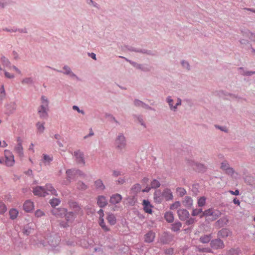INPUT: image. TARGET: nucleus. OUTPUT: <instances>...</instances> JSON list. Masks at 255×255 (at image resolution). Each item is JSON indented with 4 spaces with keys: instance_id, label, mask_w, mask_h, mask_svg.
<instances>
[{
    "instance_id": "obj_1",
    "label": "nucleus",
    "mask_w": 255,
    "mask_h": 255,
    "mask_svg": "<svg viewBox=\"0 0 255 255\" xmlns=\"http://www.w3.org/2000/svg\"><path fill=\"white\" fill-rule=\"evenodd\" d=\"M115 147L120 154H123L127 146V140L124 134L119 133L115 140Z\"/></svg>"
},
{
    "instance_id": "obj_2",
    "label": "nucleus",
    "mask_w": 255,
    "mask_h": 255,
    "mask_svg": "<svg viewBox=\"0 0 255 255\" xmlns=\"http://www.w3.org/2000/svg\"><path fill=\"white\" fill-rule=\"evenodd\" d=\"M121 49L122 51L125 52L126 51V50H128L129 51L140 53L152 56H156L158 55V52L156 51L150 50L145 49L136 48L132 46H128V45H124V46H122Z\"/></svg>"
},
{
    "instance_id": "obj_3",
    "label": "nucleus",
    "mask_w": 255,
    "mask_h": 255,
    "mask_svg": "<svg viewBox=\"0 0 255 255\" xmlns=\"http://www.w3.org/2000/svg\"><path fill=\"white\" fill-rule=\"evenodd\" d=\"M186 163L188 166L192 167L196 172L204 173L207 169V167L205 164L196 162L191 159H187Z\"/></svg>"
},
{
    "instance_id": "obj_4",
    "label": "nucleus",
    "mask_w": 255,
    "mask_h": 255,
    "mask_svg": "<svg viewBox=\"0 0 255 255\" xmlns=\"http://www.w3.org/2000/svg\"><path fill=\"white\" fill-rule=\"evenodd\" d=\"M41 105L38 110V113L40 117L45 118L47 116V111L48 110V101L45 96L41 97Z\"/></svg>"
},
{
    "instance_id": "obj_5",
    "label": "nucleus",
    "mask_w": 255,
    "mask_h": 255,
    "mask_svg": "<svg viewBox=\"0 0 255 255\" xmlns=\"http://www.w3.org/2000/svg\"><path fill=\"white\" fill-rule=\"evenodd\" d=\"M66 218V222H61L60 226L63 228L69 227L74 220L76 216L72 212H66L64 215Z\"/></svg>"
},
{
    "instance_id": "obj_6",
    "label": "nucleus",
    "mask_w": 255,
    "mask_h": 255,
    "mask_svg": "<svg viewBox=\"0 0 255 255\" xmlns=\"http://www.w3.org/2000/svg\"><path fill=\"white\" fill-rule=\"evenodd\" d=\"M5 164L7 166H12L14 163V156L9 150L4 151Z\"/></svg>"
},
{
    "instance_id": "obj_7",
    "label": "nucleus",
    "mask_w": 255,
    "mask_h": 255,
    "mask_svg": "<svg viewBox=\"0 0 255 255\" xmlns=\"http://www.w3.org/2000/svg\"><path fill=\"white\" fill-rule=\"evenodd\" d=\"M67 180L68 183L74 179L77 175H81V172L78 170L69 169L66 171Z\"/></svg>"
},
{
    "instance_id": "obj_8",
    "label": "nucleus",
    "mask_w": 255,
    "mask_h": 255,
    "mask_svg": "<svg viewBox=\"0 0 255 255\" xmlns=\"http://www.w3.org/2000/svg\"><path fill=\"white\" fill-rule=\"evenodd\" d=\"M17 144L14 147L15 152L20 157L23 156V147L22 146V140L20 137H18L16 139Z\"/></svg>"
},
{
    "instance_id": "obj_9",
    "label": "nucleus",
    "mask_w": 255,
    "mask_h": 255,
    "mask_svg": "<svg viewBox=\"0 0 255 255\" xmlns=\"http://www.w3.org/2000/svg\"><path fill=\"white\" fill-rule=\"evenodd\" d=\"M211 247L214 249H221L224 248L223 241L220 239L213 240L210 243Z\"/></svg>"
},
{
    "instance_id": "obj_10",
    "label": "nucleus",
    "mask_w": 255,
    "mask_h": 255,
    "mask_svg": "<svg viewBox=\"0 0 255 255\" xmlns=\"http://www.w3.org/2000/svg\"><path fill=\"white\" fill-rule=\"evenodd\" d=\"M74 155L78 163L81 164L83 165H85L84 154L80 150L75 151L74 152Z\"/></svg>"
},
{
    "instance_id": "obj_11",
    "label": "nucleus",
    "mask_w": 255,
    "mask_h": 255,
    "mask_svg": "<svg viewBox=\"0 0 255 255\" xmlns=\"http://www.w3.org/2000/svg\"><path fill=\"white\" fill-rule=\"evenodd\" d=\"M179 218L181 221L186 220L189 218L190 214L186 209H179L177 211Z\"/></svg>"
},
{
    "instance_id": "obj_12",
    "label": "nucleus",
    "mask_w": 255,
    "mask_h": 255,
    "mask_svg": "<svg viewBox=\"0 0 255 255\" xmlns=\"http://www.w3.org/2000/svg\"><path fill=\"white\" fill-rule=\"evenodd\" d=\"M67 212L65 208H55L51 211L52 214L57 218L62 217Z\"/></svg>"
},
{
    "instance_id": "obj_13",
    "label": "nucleus",
    "mask_w": 255,
    "mask_h": 255,
    "mask_svg": "<svg viewBox=\"0 0 255 255\" xmlns=\"http://www.w3.org/2000/svg\"><path fill=\"white\" fill-rule=\"evenodd\" d=\"M33 193L36 196H45L46 191L44 188L41 186H37L33 189Z\"/></svg>"
},
{
    "instance_id": "obj_14",
    "label": "nucleus",
    "mask_w": 255,
    "mask_h": 255,
    "mask_svg": "<svg viewBox=\"0 0 255 255\" xmlns=\"http://www.w3.org/2000/svg\"><path fill=\"white\" fill-rule=\"evenodd\" d=\"M142 205L143 206V210L145 213L148 214H151L152 213L151 208H153V206L148 200L144 199L142 201Z\"/></svg>"
},
{
    "instance_id": "obj_15",
    "label": "nucleus",
    "mask_w": 255,
    "mask_h": 255,
    "mask_svg": "<svg viewBox=\"0 0 255 255\" xmlns=\"http://www.w3.org/2000/svg\"><path fill=\"white\" fill-rule=\"evenodd\" d=\"M34 203L28 200L25 201L23 205V210L26 212H30L34 209Z\"/></svg>"
},
{
    "instance_id": "obj_16",
    "label": "nucleus",
    "mask_w": 255,
    "mask_h": 255,
    "mask_svg": "<svg viewBox=\"0 0 255 255\" xmlns=\"http://www.w3.org/2000/svg\"><path fill=\"white\" fill-rule=\"evenodd\" d=\"M153 199L155 202L160 204L163 200L162 194L160 190H156L153 194Z\"/></svg>"
},
{
    "instance_id": "obj_17",
    "label": "nucleus",
    "mask_w": 255,
    "mask_h": 255,
    "mask_svg": "<svg viewBox=\"0 0 255 255\" xmlns=\"http://www.w3.org/2000/svg\"><path fill=\"white\" fill-rule=\"evenodd\" d=\"M162 197L165 198L166 201L171 200L173 199V196L171 190L169 188H165L162 192Z\"/></svg>"
},
{
    "instance_id": "obj_18",
    "label": "nucleus",
    "mask_w": 255,
    "mask_h": 255,
    "mask_svg": "<svg viewBox=\"0 0 255 255\" xmlns=\"http://www.w3.org/2000/svg\"><path fill=\"white\" fill-rule=\"evenodd\" d=\"M98 214L99 215V224L102 229L105 231H109L110 229L105 225L103 217L104 216V213L103 210L101 209L98 211Z\"/></svg>"
},
{
    "instance_id": "obj_19",
    "label": "nucleus",
    "mask_w": 255,
    "mask_h": 255,
    "mask_svg": "<svg viewBox=\"0 0 255 255\" xmlns=\"http://www.w3.org/2000/svg\"><path fill=\"white\" fill-rule=\"evenodd\" d=\"M217 95L220 97H223V96H230L232 98L241 99V98L239 97L237 95L233 94L232 93H230L229 92H227L223 90H220L218 92Z\"/></svg>"
},
{
    "instance_id": "obj_20",
    "label": "nucleus",
    "mask_w": 255,
    "mask_h": 255,
    "mask_svg": "<svg viewBox=\"0 0 255 255\" xmlns=\"http://www.w3.org/2000/svg\"><path fill=\"white\" fill-rule=\"evenodd\" d=\"M183 205L187 209H191L193 206V200L190 196H186L182 202Z\"/></svg>"
},
{
    "instance_id": "obj_21",
    "label": "nucleus",
    "mask_w": 255,
    "mask_h": 255,
    "mask_svg": "<svg viewBox=\"0 0 255 255\" xmlns=\"http://www.w3.org/2000/svg\"><path fill=\"white\" fill-rule=\"evenodd\" d=\"M53 156L51 155H47L46 154H43L42 157V162L45 164H49L50 162L53 160Z\"/></svg>"
},
{
    "instance_id": "obj_22",
    "label": "nucleus",
    "mask_w": 255,
    "mask_h": 255,
    "mask_svg": "<svg viewBox=\"0 0 255 255\" xmlns=\"http://www.w3.org/2000/svg\"><path fill=\"white\" fill-rule=\"evenodd\" d=\"M155 237V234L152 231H149L145 235V242L146 243L152 242Z\"/></svg>"
},
{
    "instance_id": "obj_23",
    "label": "nucleus",
    "mask_w": 255,
    "mask_h": 255,
    "mask_svg": "<svg viewBox=\"0 0 255 255\" xmlns=\"http://www.w3.org/2000/svg\"><path fill=\"white\" fill-rule=\"evenodd\" d=\"M171 241L170 236L166 233H164L160 238V241L163 244H169Z\"/></svg>"
},
{
    "instance_id": "obj_24",
    "label": "nucleus",
    "mask_w": 255,
    "mask_h": 255,
    "mask_svg": "<svg viewBox=\"0 0 255 255\" xmlns=\"http://www.w3.org/2000/svg\"><path fill=\"white\" fill-rule=\"evenodd\" d=\"M46 187V194H51L54 195H57L56 191V190L50 185V184H47L45 186Z\"/></svg>"
},
{
    "instance_id": "obj_25",
    "label": "nucleus",
    "mask_w": 255,
    "mask_h": 255,
    "mask_svg": "<svg viewBox=\"0 0 255 255\" xmlns=\"http://www.w3.org/2000/svg\"><path fill=\"white\" fill-rule=\"evenodd\" d=\"M182 223L179 221H177L171 225V230L174 232H178L180 231Z\"/></svg>"
},
{
    "instance_id": "obj_26",
    "label": "nucleus",
    "mask_w": 255,
    "mask_h": 255,
    "mask_svg": "<svg viewBox=\"0 0 255 255\" xmlns=\"http://www.w3.org/2000/svg\"><path fill=\"white\" fill-rule=\"evenodd\" d=\"M212 238V236L211 234L205 235L203 236H201L199 239V241L203 244H206L208 243Z\"/></svg>"
},
{
    "instance_id": "obj_27",
    "label": "nucleus",
    "mask_w": 255,
    "mask_h": 255,
    "mask_svg": "<svg viewBox=\"0 0 255 255\" xmlns=\"http://www.w3.org/2000/svg\"><path fill=\"white\" fill-rule=\"evenodd\" d=\"M164 218L168 223H172L174 221L173 214L171 212H166L164 215Z\"/></svg>"
},
{
    "instance_id": "obj_28",
    "label": "nucleus",
    "mask_w": 255,
    "mask_h": 255,
    "mask_svg": "<svg viewBox=\"0 0 255 255\" xmlns=\"http://www.w3.org/2000/svg\"><path fill=\"white\" fill-rule=\"evenodd\" d=\"M151 68L152 67L151 66H148L147 64H139L138 69L144 72H147L150 71Z\"/></svg>"
},
{
    "instance_id": "obj_29",
    "label": "nucleus",
    "mask_w": 255,
    "mask_h": 255,
    "mask_svg": "<svg viewBox=\"0 0 255 255\" xmlns=\"http://www.w3.org/2000/svg\"><path fill=\"white\" fill-rule=\"evenodd\" d=\"M97 203L100 207H103L107 205V201L104 196H100L98 197Z\"/></svg>"
},
{
    "instance_id": "obj_30",
    "label": "nucleus",
    "mask_w": 255,
    "mask_h": 255,
    "mask_svg": "<svg viewBox=\"0 0 255 255\" xmlns=\"http://www.w3.org/2000/svg\"><path fill=\"white\" fill-rule=\"evenodd\" d=\"M228 220L226 218H221L216 222V226H218L221 228L227 225L228 223Z\"/></svg>"
},
{
    "instance_id": "obj_31",
    "label": "nucleus",
    "mask_w": 255,
    "mask_h": 255,
    "mask_svg": "<svg viewBox=\"0 0 255 255\" xmlns=\"http://www.w3.org/2000/svg\"><path fill=\"white\" fill-rule=\"evenodd\" d=\"M166 102L168 103L170 109L174 112L176 111V106L173 105V100L172 99L171 97L168 96L166 98Z\"/></svg>"
},
{
    "instance_id": "obj_32",
    "label": "nucleus",
    "mask_w": 255,
    "mask_h": 255,
    "mask_svg": "<svg viewBox=\"0 0 255 255\" xmlns=\"http://www.w3.org/2000/svg\"><path fill=\"white\" fill-rule=\"evenodd\" d=\"M133 119L135 121H137L140 125L142 126H143L144 128H146V125L145 123H144L142 116L141 115H133Z\"/></svg>"
},
{
    "instance_id": "obj_33",
    "label": "nucleus",
    "mask_w": 255,
    "mask_h": 255,
    "mask_svg": "<svg viewBox=\"0 0 255 255\" xmlns=\"http://www.w3.org/2000/svg\"><path fill=\"white\" fill-rule=\"evenodd\" d=\"M122 199L121 195L118 193L113 194V204L120 203Z\"/></svg>"
},
{
    "instance_id": "obj_34",
    "label": "nucleus",
    "mask_w": 255,
    "mask_h": 255,
    "mask_svg": "<svg viewBox=\"0 0 255 255\" xmlns=\"http://www.w3.org/2000/svg\"><path fill=\"white\" fill-rule=\"evenodd\" d=\"M229 230L226 228L222 229L218 232V235L223 238L227 237L229 235Z\"/></svg>"
},
{
    "instance_id": "obj_35",
    "label": "nucleus",
    "mask_w": 255,
    "mask_h": 255,
    "mask_svg": "<svg viewBox=\"0 0 255 255\" xmlns=\"http://www.w3.org/2000/svg\"><path fill=\"white\" fill-rule=\"evenodd\" d=\"M95 188L99 190H103L105 186L101 180H97L95 182Z\"/></svg>"
},
{
    "instance_id": "obj_36",
    "label": "nucleus",
    "mask_w": 255,
    "mask_h": 255,
    "mask_svg": "<svg viewBox=\"0 0 255 255\" xmlns=\"http://www.w3.org/2000/svg\"><path fill=\"white\" fill-rule=\"evenodd\" d=\"M199 185L198 183L194 184L192 185L191 191L192 192L193 196H196L199 192Z\"/></svg>"
},
{
    "instance_id": "obj_37",
    "label": "nucleus",
    "mask_w": 255,
    "mask_h": 255,
    "mask_svg": "<svg viewBox=\"0 0 255 255\" xmlns=\"http://www.w3.org/2000/svg\"><path fill=\"white\" fill-rule=\"evenodd\" d=\"M18 214V211L15 209H11L9 211V216L11 219H15Z\"/></svg>"
},
{
    "instance_id": "obj_38",
    "label": "nucleus",
    "mask_w": 255,
    "mask_h": 255,
    "mask_svg": "<svg viewBox=\"0 0 255 255\" xmlns=\"http://www.w3.org/2000/svg\"><path fill=\"white\" fill-rule=\"evenodd\" d=\"M212 213V214H211V216L214 220H216L221 215V213L220 211L219 210H214L213 209Z\"/></svg>"
},
{
    "instance_id": "obj_39",
    "label": "nucleus",
    "mask_w": 255,
    "mask_h": 255,
    "mask_svg": "<svg viewBox=\"0 0 255 255\" xmlns=\"http://www.w3.org/2000/svg\"><path fill=\"white\" fill-rule=\"evenodd\" d=\"M113 180H114L115 184L116 185H122L126 182V179L121 177H120L119 178H114Z\"/></svg>"
},
{
    "instance_id": "obj_40",
    "label": "nucleus",
    "mask_w": 255,
    "mask_h": 255,
    "mask_svg": "<svg viewBox=\"0 0 255 255\" xmlns=\"http://www.w3.org/2000/svg\"><path fill=\"white\" fill-rule=\"evenodd\" d=\"M128 202L130 206H133L137 201L136 196H133L128 197L127 199Z\"/></svg>"
},
{
    "instance_id": "obj_41",
    "label": "nucleus",
    "mask_w": 255,
    "mask_h": 255,
    "mask_svg": "<svg viewBox=\"0 0 255 255\" xmlns=\"http://www.w3.org/2000/svg\"><path fill=\"white\" fill-rule=\"evenodd\" d=\"M36 128L38 132L42 133L45 129L44 123H41L40 122L37 123L36 124Z\"/></svg>"
},
{
    "instance_id": "obj_42",
    "label": "nucleus",
    "mask_w": 255,
    "mask_h": 255,
    "mask_svg": "<svg viewBox=\"0 0 255 255\" xmlns=\"http://www.w3.org/2000/svg\"><path fill=\"white\" fill-rule=\"evenodd\" d=\"M213 211L212 208L209 209L203 212L202 214L200 216V218L207 216H211L212 212Z\"/></svg>"
},
{
    "instance_id": "obj_43",
    "label": "nucleus",
    "mask_w": 255,
    "mask_h": 255,
    "mask_svg": "<svg viewBox=\"0 0 255 255\" xmlns=\"http://www.w3.org/2000/svg\"><path fill=\"white\" fill-rule=\"evenodd\" d=\"M160 186V182L156 180V179H153L151 182V187L152 188H158Z\"/></svg>"
},
{
    "instance_id": "obj_44",
    "label": "nucleus",
    "mask_w": 255,
    "mask_h": 255,
    "mask_svg": "<svg viewBox=\"0 0 255 255\" xmlns=\"http://www.w3.org/2000/svg\"><path fill=\"white\" fill-rule=\"evenodd\" d=\"M206 198L204 196L200 197L198 201L199 207H203L205 205Z\"/></svg>"
},
{
    "instance_id": "obj_45",
    "label": "nucleus",
    "mask_w": 255,
    "mask_h": 255,
    "mask_svg": "<svg viewBox=\"0 0 255 255\" xmlns=\"http://www.w3.org/2000/svg\"><path fill=\"white\" fill-rule=\"evenodd\" d=\"M242 33H243V35L248 36V37H251L252 38H253V37L255 38V34L252 33L249 30H247L246 31H242Z\"/></svg>"
},
{
    "instance_id": "obj_46",
    "label": "nucleus",
    "mask_w": 255,
    "mask_h": 255,
    "mask_svg": "<svg viewBox=\"0 0 255 255\" xmlns=\"http://www.w3.org/2000/svg\"><path fill=\"white\" fill-rule=\"evenodd\" d=\"M50 203L52 207H55L59 205L60 200L57 198H53L50 200Z\"/></svg>"
},
{
    "instance_id": "obj_47",
    "label": "nucleus",
    "mask_w": 255,
    "mask_h": 255,
    "mask_svg": "<svg viewBox=\"0 0 255 255\" xmlns=\"http://www.w3.org/2000/svg\"><path fill=\"white\" fill-rule=\"evenodd\" d=\"M176 191L179 193V195L180 197H182L186 194V191L184 188L181 187H178L176 189Z\"/></svg>"
},
{
    "instance_id": "obj_48",
    "label": "nucleus",
    "mask_w": 255,
    "mask_h": 255,
    "mask_svg": "<svg viewBox=\"0 0 255 255\" xmlns=\"http://www.w3.org/2000/svg\"><path fill=\"white\" fill-rule=\"evenodd\" d=\"M202 213H203L202 209H201V208L195 209H193L192 211V216H196L199 215L201 213L202 214Z\"/></svg>"
},
{
    "instance_id": "obj_49",
    "label": "nucleus",
    "mask_w": 255,
    "mask_h": 255,
    "mask_svg": "<svg viewBox=\"0 0 255 255\" xmlns=\"http://www.w3.org/2000/svg\"><path fill=\"white\" fill-rule=\"evenodd\" d=\"M70 207L71 208H73V209L75 210V212H79L81 208L78 206L77 203L76 202H73L70 204Z\"/></svg>"
},
{
    "instance_id": "obj_50",
    "label": "nucleus",
    "mask_w": 255,
    "mask_h": 255,
    "mask_svg": "<svg viewBox=\"0 0 255 255\" xmlns=\"http://www.w3.org/2000/svg\"><path fill=\"white\" fill-rule=\"evenodd\" d=\"M181 206V203L179 201H176L173 204H171L170 207V209L174 210L177 209Z\"/></svg>"
},
{
    "instance_id": "obj_51",
    "label": "nucleus",
    "mask_w": 255,
    "mask_h": 255,
    "mask_svg": "<svg viewBox=\"0 0 255 255\" xmlns=\"http://www.w3.org/2000/svg\"><path fill=\"white\" fill-rule=\"evenodd\" d=\"M77 188L79 190H85L87 187L83 182H79L77 183Z\"/></svg>"
},
{
    "instance_id": "obj_52",
    "label": "nucleus",
    "mask_w": 255,
    "mask_h": 255,
    "mask_svg": "<svg viewBox=\"0 0 255 255\" xmlns=\"http://www.w3.org/2000/svg\"><path fill=\"white\" fill-rule=\"evenodd\" d=\"M182 66L186 68L188 71L190 70V66L188 62L185 60H182L181 61Z\"/></svg>"
},
{
    "instance_id": "obj_53",
    "label": "nucleus",
    "mask_w": 255,
    "mask_h": 255,
    "mask_svg": "<svg viewBox=\"0 0 255 255\" xmlns=\"http://www.w3.org/2000/svg\"><path fill=\"white\" fill-rule=\"evenodd\" d=\"M33 83V80L31 78H25L22 81V84H31Z\"/></svg>"
},
{
    "instance_id": "obj_54",
    "label": "nucleus",
    "mask_w": 255,
    "mask_h": 255,
    "mask_svg": "<svg viewBox=\"0 0 255 255\" xmlns=\"http://www.w3.org/2000/svg\"><path fill=\"white\" fill-rule=\"evenodd\" d=\"M141 188V187L139 184H135L132 186L131 190L135 192H138L140 191Z\"/></svg>"
},
{
    "instance_id": "obj_55",
    "label": "nucleus",
    "mask_w": 255,
    "mask_h": 255,
    "mask_svg": "<svg viewBox=\"0 0 255 255\" xmlns=\"http://www.w3.org/2000/svg\"><path fill=\"white\" fill-rule=\"evenodd\" d=\"M196 222V220L195 218H189L186 221V225H193L195 222Z\"/></svg>"
},
{
    "instance_id": "obj_56",
    "label": "nucleus",
    "mask_w": 255,
    "mask_h": 255,
    "mask_svg": "<svg viewBox=\"0 0 255 255\" xmlns=\"http://www.w3.org/2000/svg\"><path fill=\"white\" fill-rule=\"evenodd\" d=\"M6 211V207L5 204L2 202H0V214H3Z\"/></svg>"
},
{
    "instance_id": "obj_57",
    "label": "nucleus",
    "mask_w": 255,
    "mask_h": 255,
    "mask_svg": "<svg viewBox=\"0 0 255 255\" xmlns=\"http://www.w3.org/2000/svg\"><path fill=\"white\" fill-rule=\"evenodd\" d=\"M215 127L216 128L220 129L221 131H224L226 133H228L229 131V130L226 127H223L216 125L215 126Z\"/></svg>"
},
{
    "instance_id": "obj_58",
    "label": "nucleus",
    "mask_w": 255,
    "mask_h": 255,
    "mask_svg": "<svg viewBox=\"0 0 255 255\" xmlns=\"http://www.w3.org/2000/svg\"><path fill=\"white\" fill-rule=\"evenodd\" d=\"M63 69L65 71V73L66 74H69L72 76H75V74L71 72L70 68L69 67L64 66Z\"/></svg>"
},
{
    "instance_id": "obj_59",
    "label": "nucleus",
    "mask_w": 255,
    "mask_h": 255,
    "mask_svg": "<svg viewBox=\"0 0 255 255\" xmlns=\"http://www.w3.org/2000/svg\"><path fill=\"white\" fill-rule=\"evenodd\" d=\"M35 215L38 218L41 217L44 215V213L40 210H37L35 212Z\"/></svg>"
},
{
    "instance_id": "obj_60",
    "label": "nucleus",
    "mask_w": 255,
    "mask_h": 255,
    "mask_svg": "<svg viewBox=\"0 0 255 255\" xmlns=\"http://www.w3.org/2000/svg\"><path fill=\"white\" fill-rule=\"evenodd\" d=\"M121 175V172L119 171H113V179L115 178H118Z\"/></svg>"
},
{
    "instance_id": "obj_61",
    "label": "nucleus",
    "mask_w": 255,
    "mask_h": 255,
    "mask_svg": "<svg viewBox=\"0 0 255 255\" xmlns=\"http://www.w3.org/2000/svg\"><path fill=\"white\" fill-rule=\"evenodd\" d=\"M226 173L228 175H233L234 173H235V170L232 167H229L227 170H226Z\"/></svg>"
},
{
    "instance_id": "obj_62",
    "label": "nucleus",
    "mask_w": 255,
    "mask_h": 255,
    "mask_svg": "<svg viewBox=\"0 0 255 255\" xmlns=\"http://www.w3.org/2000/svg\"><path fill=\"white\" fill-rule=\"evenodd\" d=\"M143 103V102H142L141 101H140L139 100H138V99H135L134 101V105L136 107H139V106L142 107Z\"/></svg>"
},
{
    "instance_id": "obj_63",
    "label": "nucleus",
    "mask_w": 255,
    "mask_h": 255,
    "mask_svg": "<svg viewBox=\"0 0 255 255\" xmlns=\"http://www.w3.org/2000/svg\"><path fill=\"white\" fill-rule=\"evenodd\" d=\"M173 249L172 248H169L164 251L165 254L167 255H172L173 254Z\"/></svg>"
},
{
    "instance_id": "obj_64",
    "label": "nucleus",
    "mask_w": 255,
    "mask_h": 255,
    "mask_svg": "<svg viewBox=\"0 0 255 255\" xmlns=\"http://www.w3.org/2000/svg\"><path fill=\"white\" fill-rule=\"evenodd\" d=\"M142 107L149 110H154L152 108H151L149 105L146 104L144 103H143Z\"/></svg>"
}]
</instances>
